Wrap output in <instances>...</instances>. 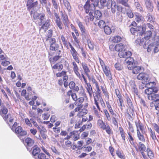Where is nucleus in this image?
I'll use <instances>...</instances> for the list:
<instances>
[{
	"instance_id": "1",
	"label": "nucleus",
	"mask_w": 159,
	"mask_h": 159,
	"mask_svg": "<svg viewBox=\"0 0 159 159\" xmlns=\"http://www.w3.org/2000/svg\"><path fill=\"white\" fill-rule=\"evenodd\" d=\"M96 89V92H94L93 94L94 103L92 106V110L94 115L97 117L100 118L101 116V114L100 112L101 111V108L99 106L98 101L99 97L100 96L101 91L99 87H97Z\"/></svg>"
},
{
	"instance_id": "2",
	"label": "nucleus",
	"mask_w": 159,
	"mask_h": 159,
	"mask_svg": "<svg viewBox=\"0 0 159 159\" xmlns=\"http://www.w3.org/2000/svg\"><path fill=\"white\" fill-rule=\"evenodd\" d=\"M8 110L5 105H2L0 108V115L8 125L10 126L12 123L14 119L10 113L7 114Z\"/></svg>"
},
{
	"instance_id": "3",
	"label": "nucleus",
	"mask_w": 159,
	"mask_h": 159,
	"mask_svg": "<svg viewBox=\"0 0 159 159\" xmlns=\"http://www.w3.org/2000/svg\"><path fill=\"white\" fill-rule=\"evenodd\" d=\"M152 32L150 30L147 31L145 33V36L143 38H137L135 41L137 44L140 46H143V48H146V45L150 42V39L152 36Z\"/></svg>"
},
{
	"instance_id": "4",
	"label": "nucleus",
	"mask_w": 159,
	"mask_h": 159,
	"mask_svg": "<svg viewBox=\"0 0 159 159\" xmlns=\"http://www.w3.org/2000/svg\"><path fill=\"white\" fill-rule=\"evenodd\" d=\"M137 24L135 21L132 22L129 27H131L130 30L131 33L134 35L137 33V34L139 35H142L145 32L146 29L142 26H137Z\"/></svg>"
},
{
	"instance_id": "5",
	"label": "nucleus",
	"mask_w": 159,
	"mask_h": 159,
	"mask_svg": "<svg viewBox=\"0 0 159 159\" xmlns=\"http://www.w3.org/2000/svg\"><path fill=\"white\" fill-rule=\"evenodd\" d=\"M85 3L83 6L85 12L88 14L89 13H93L96 6H98L99 3L98 0H95L93 3H90V0H82Z\"/></svg>"
},
{
	"instance_id": "6",
	"label": "nucleus",
	"mask_w": 159,
	"mask_h": 159,
	"mask_svg": "<svg viewBox=\"0 0 159 159\" xmlns=\"http://www.w3.org/2000/svg\"><path fill=\"white\" fill-rule=\"evenodd\" d=\"M33 11H31L30 13L31 16L33 17V21L39 26L42 25L44 22L45 14H41L36 12H34L33 13Z\"/></svg>"
},
{
	"instance_id": "7",
	"label": "nucleus",
	"mask_w": 159,
	"mask_h": 159,
	"mask_svg": "<svg viewBox=\"0 0 159 159\" xmlns=\"http://www.w3.org/2000/svg\"><path fill=\"white\" fill-rule=\"evenodd\" d=\"M17 126L16 122H15L11 127V129L16 134L18 137L21 139L22 137L27 134L26 131L23 130L22 128L20 126Z\"/></svg>"
},
{
	"instance_id": "8",
	"label": "nucleus",
	"mask_w": 159,
	"mask_h": 159,
	"mask_svg": "<svg viewBox=\"0 0 159 159\" xmlns=\"http://www.w3.org/2000/svg\"><path fill=\"white\" fill-rule=\"evenodd\" d=\"M97 125L101 129L105 130L106 132L109 135L113 134V131L110 126L108 125H106L102 118L98 119L97 122Z\"/></svg>"
},
{
	"instance_id": "9",
	"label": "nucleus",
	"mask_w": 159,
	"mask_h": 159,
	"mask_svg": "<svg viewBox=\"0 0 159 159\" xmlns=\"http://www.w3.org/2000/svg\"><path fill=\"white\" fill-rule=\"evenodd\" d=\"M137 143H136V146H133L135 149L136 151H139L142 155L144 159H148V158L144 152L146 149L145 145L141 142L139 143V145L138 147L137 146Z\"/></svg>"
},
{
	"instance_id": "10",
	"label": "nucleus",
	"mask_w": 159,
	"mask_h": 159,
	"mask_svg": "<svg viewBox=\"0 0 159 159\" xmlns=\"http://www.w3.org/2000/svg\"><path fill=\"white\" fill-rule=\"evenodd\" d=\"M69 44L70 48V52L74 61H75L77 63L79 64L80 62L79 54L70 43H69Z\"/></svg>"
},
{
	"instance_id": "11",
	"label": "nucleus",
	"mask_w": 159,
	"mask_h": 159,
	"mask_svg": "<svg viewBox=\"0 0 159 159\" xmlns=\"http://www.w3.org/2000/svg\"><path fill=\"white\" fill-rule=\"evenodd\" d=\"M128 1V0H121L120 3L127 7V9L125 8L126 10V14L129 18H131L133 17L134 14L130 9L129 6L127 3Z\"/></svg>"
},
{
	"instance_id": "12",
	"label": "nucleus",
	"mask_w": 159,
	"mask_h": 159,
	"mask_svg": "<svg viewBox=\"0 0 159 159\" xmlns=\"http://www.w3.org/2000/svg\"><path fill=\"white\" fill-rule=\"evenodd\" d=\"M125 45L121 43H118L115 45L112 44L109 46V48L111 51H120L125 48Z\"/></svg>"
},
{
	"instance_id": "13",
	"label": "nucleus",
	"mask_w": 159,
	"mask_h": 159,
	"mask_svg": "<svg viewBox=\"0 0 159 159\" xmlns=\"http://www.w3.org/2000/svg\"><path fill=\"white\" fill-rule=\"evenodd\" d=\"M80 138V134L79 133V131L74 130L70 132L69 135H67L66 139H68L69 140L72 138L73 140L76 141L79 139Z\"/></svg>"
},
{
	"instance_id": "14",
	"label": "nucleus",
	"mask_w": 159,
	"mask_h": 159,
	"mask_svg": "<svg viewBox=\"0 0 159 159\" xmlns=\"http://www.w3.org/2000/svg\"><path fill=\"white\" fill-rule=\"evenodd\" d=\"M135 125L136 127V132L141 131L142 133H145V130L146 129V127L139 119H138L135 121Z\"/></svg>"
},
{
	"instance_id": "15",
	"label": "nucleus",
	"mask_w": 159,
	"mask_h": 159,
	"mask_svg": "<svg viewBox=\"0 0 159 159\" xmlns=\"http://www.w3.org/2000/svg\"><path fill=\"white\" fill-rule=\"evenodd\" d=\"M81 75L82 78H83L85 83L87 85L86 89L87 90V92L89 93L90 98H91L92 97V93H93V90L91 85L90 84V83L87 82V80L84 74L82 73L81 74Z\"/></svg>"
},
{
	"instance_id": "16",
	"label": "nucleus",
	"mask_w": 159,
	"mask_h": 159,
	"mask_svg": "<svg viewBox=\"0 0 159 159\" xmlns=\"http://www.w3.org/2000/svg\"><path fill=\"white\" fill-rule=\"evenodd\" d=\"M118 55L121 58L129 59L131 57L132 53L130 51H126L125 48L118 52Z\"/></svg>"
},
{
	"instance_id": "17",
	"label": "nucleus",
	"mask_w": 159,
	"mask_h": 159,
	"mask_svg": "<svg viewBox=\"0 0 159 159\" xmlns=\"http://www.w3.org/2000/svg\"><path fill=\"white\" fill-rule=\"evenodd\" d=\"M76 62L73 61L71 63L73 66V71L75 74L77 76L79 79L82 81V77L81 74V75L79 71V67L76 63Z\"/></svg>"
},
{
	"instance_id": "18",
	"label": "nucleus",
	"mask_w": 159,
	"mask_h": 159,
	"mask_svg": "<svg viewBox=\"0 0 159 159\" xmlns=\"http://www.w3.org/2000/svg\"><path fill=\"white\" fill-rule=\"evenodd\" d=\"M40 4L43 6L46 9L47 12L49 14H51L50 10L51 3L49 2V0H39Z\"/></svg>"
},
{
	"instance_id": "19",
	"label": "nucleus",
	"mask_w": 159,
	"mask_h": 159,
	"mask_svg": "<svg viewBox=\"0 0 159 159\" xmlns=\"http://www.w3.org/2000/svg\"><path fill=\"white\" fill-rule=\"evenodd\" d=\"M102 68L107 78L110 80H111L112 79V76L109 67L106 65L103 67H102Z\"/></svg>"
},
{
	"instance_id": "20",
	"label": "nucleus",
	"mask_w": 159,
	"mask_h": 159,
	"mask_svg": "<svg viewBox=\"0 0 159 159\" xmlns=\"http://www.w3.org/2000/svg\"><path fill=\"white\" fill-rule=\"evenodd\" d=\"M115 93L118 98V99L117 100V102L118 103V105L120 107L122 106V103L123 102V97L120 93L119 90L118 88H116L115 90Z\"/></svg>"
},
{
	"instance_id": "21",
	"label": "nucleus",
	"mask_w": 159,
	"mask_h": 159,
	"mask_svg": "<svg viewBox=\"0 0 159 159\" xmlns=\"http://www.w3.org/2000/svg\"><path fill=\"white\" fill-rule=\"evenodd\" d=\"M34 0H28L26 5L27 7V10L30 11L33 8L36 7H38L39 2L37 1L33 2Z\"/></svg>"
},
{
	"instance_id": "22",
	"label": "nucleus",
	"mask_w": 159,
	"mask_h": 159,
	"mask_svg": "<svg viewBox=\"0 0 159 159\" xmlns=\"http://www.w3.org/2000/svg\"><path fill=\"white\" fill-rule=\"evenodd\" d=\"M54 15L56 17L55 21L56 25L60 30H62L63 28V25L59 15L56 13H55Z\"/></svg>"
},
{
	"instance_id": "23",
	"label": "nucleus",
	"mask_w": 159,
	"mask_h": 159,
	"mask_svg": "<svg viewBox=\"0 0 159 159\" xmlns=\"http://www.w3.org/2000/svg\"><path fill=\"white\" fill-rule=\"evenodd\" d=\"M125 63L127 65V67L129 70H132L134 66V59L133 58L131 57L129 59H125Z\"/></svg>"
},
{
	"instance_id": "24",
	"label": "nucleus",
	"mask_w": 159,
	"mask_h": 159,
	"mask_svg": "<svg viewBox=\"0 0 159 159\" xmlns=\"http://www.w3.org/2000/svg\"><path fill=\"white\" fill-rule=\"evenodd\" d=\"M127 138L129 143L133 146H136V142L135 141L134 135L130 132H127Z\"/></svg>"
},
{
	"instance_id": "25",
	"label": "nucleus",
	"mask_w": 159,
	"mask_h": 159,
	"mask_svg": "<svg viewBox=\"0 0 159 159\" xmlns=\"http://www.w3.org/2000/svg\"><path fill=\"white\" fill-rule=\"evenodd\" d=\"M146 7L147 10L150 12L153 11L154 7L152 1L151 0H144Z\"/></svg>"
},
{
	"instance_id": "26",
	"label": "nucleus",
	"mask_w": 159,
	"mask_h": 159,
	"mask_svg": "<svg viewBox=\"0 0 159 159\" xmlns=\"http://www.w3.org/2000/svg\"><path fill=\"white\" fill-rule=\"evenodd\" d=\"M81 65L85 73L88 77V79L90 80L91 79V77L89 73L90 72V70L87 64L85 62H82Z\"/></svg>"
},
{
	"instance_id": "27",
	"label": "nucleus",
	"mask_w": 159,
	"mask_h": 159,
	"mask_svg": "<svg viewBox=\"0 0 159 159\" xmlns=\"http://www.w3.org/2000/svg\"><path fill=\"white\" fill-rule=\"evenodd\" d=\"M158 89L156 87H149L145 90V93L147 94L148 96L151 95L153 93H157L158 92Z\"/></svg>"
},
{
	"instance_id": "28",
	"label": "nucleus",
	"mask_w": 159,
	"mask_h": 159,
	"mask_svg": "<svg viewBox=\"0 0 159 159\" xmlns=\"http://www.w3.org/2000/svg\"><path fill=\"white\" fill-rule=\"evenodd\" d=\"M50 20L48 19L46 20L44 23L42 25V26L40 28L39 30V32H40L42 30H43L44 32L45 33L50 26Z\"/></svg>"
},
{
	"instance_id": "29",
	"label": "nucleus",
	"mask_w": 159,
	"mask_h": 159,
	"mask_svg": "<svg viewBox=\"0 0 159 159\" xmlns=\"http://www.w3.org/2000/svg\"><path fill=\"white\" fill-rule=\"evenodd\" d=\"M34 140L30 137H27L25 140L24 144L27 148L32 147L34 144Z\"/></svg>"
},
{
	"instance_id": "30",
	"label": "nucleus",
	"mask_w": 159,
	"mask_h": 159,
	"mask_svg": "<svg viewBox=\"0 0 159 159\" xmlns=\"http://www.w3.org/2000/svg\"><path fill=\"white\" fill-rule=\"evenodd\" d=\"M59 47V44L55 43L53 44L50 45L49 49L51 51H57V53L59 54L61 53V51L58 49Z\"/></svg>"
},
{
	"instance_id": "31",
	"label": "nucleus",
	"mask_w": 159,
	"mask_h": 159,
	"mask_svg": "<svg viewBox=\"0 0 159 159\" xmlns=\"http://www.w3.org/2000/svg\"><path fill=\"white\" fill-rule=\"evenodd\" d=\"M93 13H89L88 15L84 17V20L86 24L92 22L94 19V16L93 15Z\"/></svg>"
},
{
	"instance_id": "32",
	"label": "nucleus",
	"mask_w": 159,
	"mask_h": 159,
	"mask_svg": "<svg viewBox=\"0 0 159 159\" xmlns=\"http://www.w3.org/2000/svg\"><path fill=\"white\" fill-rule=\"evenodd\" d=\"M51 65L53 69L57 70L58 71H61L63 67V65L60 62L57 63L53 66L52 64Z\"/></svg>"
},
{
	"instance_id": "33",
	"label": "nucleus",
	"mask_w": 159,
	"mask_h": 159,
	"mask_svg": "<svg viewBox=\"0 0 159 159\" xmlns=\"http://www.w3.org/2000/svg\"><path fill=\"white\" fill-rule=\"evenodd\" d=\"M70 88L71 89H73L75 91L77 92L79 91V89L78 86H75V84L74 81H71L68 84Z\"/></svg>"
},
{
	"instance_id": "34",
	"label": "nucleus",
	"mask_w": 159,
	"mask_h": 159,
	"mask_svg": "<svg viewBox=\"0 0 159 159\" xmlns=\"http://www.w3.org/2000/svg\"><path fill=\"white\" fill-rule=\"evenodd\" d=\"M81 33L82 39L84 40L87 41L90 39L91 38L88 31L86 30Z\"/></svg>"
},
{
	"instance_id": "35",
	"label": "nucleus",
	"mask_w": 159,
	"mask_h": 159,
	"mask_svg": "<svg viewBox=\"0 0 159 159\" xmlns=\"http://www.w3.org/2000/svg\"><path fill=\"white\" fill-rule=\"evenodd\" d=\"M153 93L151 95L148 96V99L150 100L153 101L155 102L159 100V95Z\"/></svg>"
},
{
	"instance_id": "36",
	"label": "nucleus",
	"mask_w": 159,
	"mask_h": 159,
	"mask_svg": "<svg viewBox=\"0 0 159 159\" xmlns=\"http://www.w3.org/2000/svg\"><path fill=\"white\" fill-rule=\"evenodd\" d=\"M147 155L150 159H153L154 158V153L153 150L149 148H147L146 150Z\"/></svg>"
},
{
	"instance_id": "37",
	"label": "nucleus",
	"mask_w": 159,
	"mask_h": 159,
	"mask_svg": "<svg viewBox=\"0 0 159 159\" xmlns=\"http://www.w3.org/2000/svg\"><path fill=\"white\" fill-rule=\"evenodd\" d=\"M61 17L62 18V22L64 25L65 26H67L69 22L68 16L66 14L65 15L62 14L61 15Z\"/></svg>"
},
{
	"instance_id": "38",
	"label": "nucleus",
	"mask_w": 159,
	"mask_h": 159,
	"mask_svg": "<svg viewBox=\"0 0 159 159\" xmlns=\"http://www.w3.org/2000/svg\"><path fill=\"white\" fill-rule=\"evenodd\" d=\"M61 57V56H60L59 55V54H58L57 56H56L50 57L49 59V61L51 64V65L55 63L56 62L58 61Z\"/></svg>"
},
{
	"instance_id": "39",
	"label": "nucleus",
	"mask_w": 159,
	"mask_h": 159,
	"mask_svg": "<svg viewBox=\"0 0 159 159\" xmlns=\"http://www.w3.org/2000/svg\"><path fill=\"white\" fill-rule=\"evenodd\" d=\"M119 129L122 140L124 141L125 142L126 139V133L123 128L121 126H120L119 127Z\"/></svg>"
},
{
	"instance_id": "40",
	"label": "nucleus",
	"mask_w": 159,
	"mask_h": 159,
	"mask_svg": "<svg viewBox=\"0 0 159 159\" xmlns=\"http://www.w3.org/2000/svg\"><path fill=\"white\" fill-rule=\"evenodd\" d=\"M61 39L62 41L63 45L66 47L67 49H69V43L68 40L66 39L63 35H61Z\"/></svg>"
},
{
	"instance_id": "41",
	"label": "nucleus",
	"mask_w": 159,
	"mask_h": 159,
	"mask_svg": "<svg viewBox=\"0 0 159 159\" xmlns=\"http://www.w3.org/2000/svg\"><path fill=\"white\" fill-rule=\"evenodd\" d=\"M143 133L141 132L140 131L137 132V136L139 140L143 142H145V137L143 135Z\"/></svg>"
},
{
	"instance_id": "42",
	"label": "nucleus",
	"mask_w": 159,
	"mask_h": 159,
	"mask_svg": "<svg viewBox=\"0 0 159 159\" xmlns=\"http://www.w3.org/2000/svg\"><path fill=\"white\" fill-rule=\"evenodd\" d=\"M123 38V37H121L118 35H116L112 37V41L113 43H118L121 41Z\"/></svg>"
},
{
	"instance_id": "43",
	"label": "nucleus",
	"mask_w": 159,
	"mask_h": 159,
	"mask_svg": "<svg viewBox=\"0 0 159 159\" xmlns=\"http://www.w3.org/2000/svg\"><path fill=\"white\" fill-rule=\"evenodd\" d=\"M72 145V142L69 140L65 142V143L62 145V147L65 149H68Z\"/></svg>"
},
{
	"instance_id": "44",
	"label": "nucleus",
	"mask_w": 159,
	"mask_h": 159,
	"mask_svg": "<svg viewBox=\"0 0 159 159\" xmlns=\"http://www.w3.org/2000/svg\"><path fill=\"white\" fill-rule=\"evenodd\" d=\"M101 88L105 97L107 99H109V93L106 87L101 86Z\"/></svg>"
},
{
	"instance_id": "45",
	"label": "nucleus",
	"mask_w": 159,
	"mask_h": 159,
	"mask_svg": "<svg viewBox=\"0 0 159 159\" xmlns=\"http://www.w3.org/2000/svg\"><path fill=\"white\" fill-rule=\"evenodd\" d=\"M63 2L64 5L66 7L68 12L71 11V7L70 2L67 0H63Z\"/></svg>"
},
{
	"instance_id": "46",
	"label": "nucleus",
	"mask_w": 159,
	"mask_h": 159,
	"mask_svg": "<svg viewBox=\"0 0 159 159\" xmlns=\"http://www.w3.org/2000/svg\"><path fill=\"white\" fill-rule=\"evenodd\" d=\"M39 131L43 139H46L47 138V135L44 134V133L46 132L47 131L46 129L43 126H42V129Z\"/></svg>"
},
{
	"instance_id": "47",
	"label": "nucleus",
	"mask_w": 159,
	"mask_h": 159,
	"mask_svg": "<svg viewBox=\"0 0 159 159\" xmlns=\"http://www.w3.org/2000/svg\"><path fill=\"white\" fill-rule=\"evenodd\" d=\"M117 156L121 159H125V157L123 152H121L119 149L117 150L116 152Z\"/></svg>"
},
{
	"instance_id": "48",
	"label": "nucleus",
	"mask_w": 159,
	"mask_h": 159,
	"mask_svg": "<svg viewBox=\"0 0 159 159\" xmlns=\"http://www.w3.org/2000/svg\"><path fill=\"white\" fill-rule=\"evenodd\" d=\"M68 76L66 75V73L62 77L63 80L64 82V86L66 88L67 87L68 85V83L67 81L68 80Z\"/></svg>"
},
{
	"instance_id": "49",
	"label": "nucleus",
	"mask_w": 159,
	"mask_h": 159,
	"mask_svg": "<svg viewBox=\"0 0 159 159\" xmlns=\"http://www.w3.org/2000/svg\"><path fill=\"white\" fill-rule=\"evenodd\" d=\"M135 20L138 23H139L141 21L143 20L144 19L143 17L141 14L139 13H136L135 14Z\"/></svg>"
},
{
	"instance_id": "50",
	"label": "nucleus",
	"mask_w": 159,
	"mask_h": 159,
	"mask_svg": "<svg viewBox=\"0 0 159 159\" xmlns=\"http://www.w3.org/2000/svg\"><path fill=\"white\" fill-rule=\"evenodd\" d=\"M102 14L101 11L98 10H96L94 11V16L96 19L98 20L100 19L102 17Z\"/></svg>"
},
{
	"instance_id": "51",
	"label": "nucleus",
	"mask_w": 159,
	"mask_h": 159,
	"mask_svg": "<svg viewBox=\"0 0 159 159\" xmlns=\"http://www.w3.org/2000/svg\"><path fill=\"white\" fill-rule=\"evenodd\" d=\"M148 129L149 131L150 136L152 138V139L153 140V141H155L157 139L155 132L153 131L151 128H148Z\"/></svg>"
},
{
	"instance_id": "52",
	"label": "nucleus",
	"mask_w": 159,
	"mask_h": 159,
	"mask_svg": "<svg viewBox=\"0 0 159 159\" xmlns=\"http://www.w3.org/2000/svg\"><path fill=\"white\" fill-rule=\"evenodd\" d=\"M77 23L78 24L81 32L86 30L82 22L79 20L77 21Z\"/></svg>"
},
{
	"instance_id": "53",
	"label": "nucleus",
	"mask_w": 159,
	"mask_h": 159,
	"mask_svg": "<svg viewBox=\"0 0 159 159\" xmlns=\"http://www.w3.org/2000/svg\"><path fill=\"white\" fill-rule=\"evenodd\" d=\"M146 76V74L143 73H140L137 76V78L139 80H145L147 79Z\"/></svg>"
},
{
	"instance_id": "54",
	"label": "nucleus",
	"mask_w": 159,
	"mask_h": 159,
	"mask_svg": "<svg viewBox=\"0 0 159 159\" xmlns=\"http://www.w3.org/2000/svg\"><path fill=\"white\" fill-rule=\"evenodd\" d=\"M89 106V104L88 102L85 103L84 105H83V107L82 109L80 110V111L83 112L85 114H87L88 112V110L87 108Z\"/></svg>"
},
{
	"instance_id": "55",
	"label": "nucleus",
	"mask_w": 159,
	"mask_h": 159,
	"mask_svg": "<svg viewBox=\"0 0 159 159\" xmlns=\"http://www.w3.org/2000/svg\"><path fill=\"white\" fill-rule=\"evenodd\" d=\"M110 5L109 6L107 5V8H111V11L113 13H115L116 11V9L117 8L116 5L115 4L114 5H113L112 2H111L109 3Z\"/></svg>"
},
{
	"instance_id": "56",
	"label": "nucleus",
	"mask_w": 159,
	"mask_h": 159,
	"mask_svg": "<svg viewBox=\"0 0 159 159\" xmlns=\"http://www.w3.org/2000/svg\"><path fill=\"white\" fill-rule=\"evenodd\" d=\"M105 33L107 34H110L111 33V30L110 27L108 25H105L103 28Z\"/></svg>"
},
{
	"instance_id": "57",
	"label": "nucleus",
	"mask_w": 159,
	"mask_h": 159,
	"mask_svg": "<svg viewBox=\"0 0 159 159\" xmlns=\"http://www.w3.org/2000/svg\"><path fill=\"white\" fill-rule=\"evenodd\" d=\"M103 111L104 114L106 117L107 120L110 121L111 120V117L108 110L107 109H104Z\"/></svg>"
},
{
	"instance_id": "58",
	"label": "nucleus",
	"mask_w": 159,
	"mask_h": 159,
	"mask_svg": "<svg viewBox=\"0 0 159 159\" xmlns=\"http://www.w3.org/2000/svg\"><path fill=\"white\" fill-rule=\"evenodd\" d=\"M84 100V98L83 97H80L77 99L75 102V105H81L83 103Z\"/></svg>"
},
{
	"instance_id": "59",
	"label": "nucleus",
	"mask_w": 159,
	"mask_h": 159,
	"mask_svg": "<svg viewBox=\"0 0 159 159\" xmlns=\"http://www.w3.org/2000/svg\"><path fill=\"white\" fill-rule=\"evenodd\" d=\"M40 148L36 146L34 147V148L32 151V154L34 156H36L40 152Z\"/></svg>"
},
{
	"instance_id": "60",
	"label": "nucleus",
	"mask_w": 159,
	"mask_h": 159,
	"mask_svg": "<svg viewBox=\"0 0 159 159\" xmlns=\"http://www.w3.org/2000/svg\"><path fill=\"white\" fill-rule=\"evenodd\" d=\"M50 149H51L53 153L56 155H60V152L56 148V147L53 146H51Z\"/></svg>"
},
{
	"instance_id": "61",
	"label": "nucleus",
	"mask_w": 159,
	"mask_h": 159,
	"mask_svg": "<svg viewBox=\"0 0 159 159\" xmlns=\"http://www.w3.org/2000/svg\"><path fill=\"white\" fill-rule=\"evenodd\" d=\"M134 5L139 11L140 12H143V8L139 2H135L134 3Z\"/></svg>"
},
{
	"instance_id": "62",
	"label": "nucleus",
	"mask_w": 159,
	"mask_h": 159,
	"mask_svg": "<svg viewBox=\"0 0 159 159\" xmlns=\"http://www.w3.org/2000/svg\"><path fill=\"white\" fill-rule=\"evenodd\" d=\"M147 20L150 22H152L155 21V19L154 16H152L150 13H148L147 16Z\"/></svg>"
},
{
	"instance_id": "63",
	"label": "nucleus",
	"mask_w": 159,
	"mask_h": 159,
	"mask_svg": "<svg viewBox=\"0 0 159 159\" xmlns=\"http://www.w3.org/2000/svg\"><path fill=\"white\" fill-rule=\"evenodd\" d=\"M51 0L54 8L56 10H57L59 7V3L57 2V0Z\"/></svg>"
},
{
	"instance_id": "64",
	"label": "nucleus",
	"mask_w": 159,
	"mask_h": 159,
	"mask_svg": "<svg viewBox=\"0 0 159 159\" xmlns=\"http://www.w3.org/2000/svg\"><path fill=\"white\" fill-rule=\"evenodd\" d=\"M141 68L139 66H134L132 70L133 73L137 74L140 72Z\"/></svg>"
}]
</instances>
